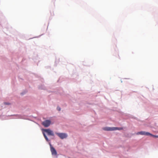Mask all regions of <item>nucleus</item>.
Returning a JSON list of instances; mask_svg holds the SVG:
<instances>
[{"instance_id":"nucleus-5","label":"nucleus","mask_w":158,"mask_h":158,"mask_svg":"<svg viewBox=\"0 0 158 158\" xmlns=\"http://www.w3.org/2000/svg\"><path fill=\"white\" fill-rule=\"evenodd\" d=\"M137 135L140 134L143 135H151V133L148 132H146L145 131H141L138 132L137 133Z\"/></svg>"},{"instance_id":"nucleus-4","label":"nucleus","mask_w":158,"mask_h":158,"mask_svg":"<svg viewBox=\"0 0 158 158\" xmlns=\"http://www.w3.org/2000/svg\"><path fill=\"white\" fill-rule=\"evenodd\" d=\"M44 132L47 133L48 135L54 136V134L52 131L50 129H44Z\"/></svg>"},{"instance_id":"nucleus-1","label":"nucleus","mask_w":158,"mask_h":158,"mask_svg":"<svg viewBox=\"0 0 158 158\" xmlns=\"http://www.w3.org/2000/svg\"><path fill=\"white\" fill-rule=\"evenodd\" d=\"M56 134L62 139L65 138L67 137V135L66 133H56Z\"/></svg>"},{"instance_id":"nucleus-6","label":"nucleus","mask_w":158,"mask_h":158,"mask_svg":"<svg viewBox=\"0 0 158 158\" xmlns=\"http://www.w3.org/2000/svg\"><path fill=\"white\" fill-rule=\"evenodd\" d=\"M103 129L106 131H114V127H105L103 128Z\"/></svg>"},{"instance_id":"nucleus-3","label":"nucleus","mask_w":158,"mask_h":158,"mask_svg":"<svg viewBox=\"0 0 158 158\" xmlns=\"http://www.w3.org/2000/svg\"><path fill=\"white\" fill-rule=\"evenodd\" d=\"M51 123V121L48 120H47L42 123V124L45 127H48Z\"/></svg>"},{"instance_id":"nucleus-10","label":"nucleus","mask_w":158,"mask_h":158,"mask_svg":"<svg viewBox=\"0 0 158 158\" xmlns=\"http://www.w3.org/2000/svg\"><path fill=\"white\" fill-rule=\"evenodd\" d=\"M57 109L58 111H60V110L61 109H60V107H59L58 106L57 108Z\"/></svg>"},{"instance_id":"nucleus-9","label":"nucleus","mask_w":158,"mask_h":158,"mask_svg":"<svg viewBox=\"0 0 158 158\" xmlns=\"http://www.w3.org/2000/svg\"><path fill=\"white\" fill-rule=\"evenodd\" d=\"M150 135V136H152V137H154L158 138V135H153L152 134H151V135Z\"/></svg>"},{"instance_id":"nucleus-8","label":"nucleus","mask_w":158,"mask_h":158,"mask_svg":"<svg viewBox=\"0 0 158 158\" xmlns=\"http://www.w3.org/2000/svg\"><path fill=\"white\" fill-rule=\"evenodd\" d=\"M43 134L44 136L45 139L47 141H48V137H47V136L45 135V134L44 133H43Z\"/></svg>"},{"instance_id":"nucleus-11","label":"nucleus","mask_w":158,"mask_h":158,"mask_svg":"<svg viewBox=\"0 0 158 158\" xmlns=\"http://www.w3.org/2000/svg\"><path fill=\"white\" fill-rule=\"evenodd\" d=\"M4 104L5 105H10V103H8V102H4Z\"/></svg>"},{"instance_id":"nucleus-2","label":"nucleus","mask_w":158,"mask_h":158,"mask_svg":"<svg viewBox=\"0 0 158 158\" xmlns=\"http://www.w3.org/2000/svg\"><path fill=\"white\" fill-rule=\"evenodd\" d=\"M50 150L52 155L56 156L57 152L55 149L52 146V145L50 144Z\"/></svg>"},{"instance_id":"nucleus-7","label":"nucleus","mask_w":158,"mask_h":158,"mask_svg":"<svg viewBox=\"0 0 158 158\" xmlns=\"http://www.w3.org/2000/svg\"><path fill=\"white\" fill-rule=\"evenodd\" d=\"M123 129L122 127H114V131L116 130H121Z\"/></svg>"}]
</instances>
